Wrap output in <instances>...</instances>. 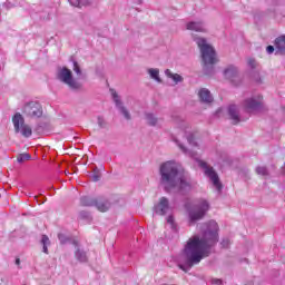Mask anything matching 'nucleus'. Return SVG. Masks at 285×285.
Here are the masks:
<instances>
[{
	"instance_id": "nucleus-1",
	"label": "nucleus",
	"mask_w": 285,
	"mask_h": 285,
	"mask_svg": "<svg viewBox=\"0 0 285 285\" xmlns=\"http://www.w3.org/2000/svg\"><path fill=\"white\" fill-rule=\"evenodd\" d=\"M217 230H219L217 222L210 220L203 225L202 236L194 235L187 240L178 263L180 271L188 273L193 266H197L202 259L210 256L213 246L219 242Z\"/></svg>"
},
{
	"instance_id": "nucleus-2",
	"label": "nucleus",
	"mask_w": 285,
	"mask_h": 285,
	"mask_svg": "<svg viewBox=\"0 0 285 285\" xmlns=\"http://www.w3.org/2000/svg\"><path fill=\"white\" fill-rule=\"evenodd\" d=\"M160 175V186H164L166 193H188L190 188H193V184L190 183V177L188 175H184L179 173V168L175 161H166L160 166L159 169Z\"/></svg>"
},
{
	"instance_id": "nucleus-3",
	"label": "nucleus",
	"mask_w": 285,
	"mask_h": 285,
	"mask_svg": "<svg viewBox=\"0 0 285 285\" xmlns=\"http://www.w3.org/2000/svg\"><path fill=\"white\" fill-rule=\"evenodd\" d=\"M195 41L200 50L202 59H203V70L204 73L210 77V75H215V63H217V51L212 47L210 43L205 38H195Z\"/></svg>"
},
{
	"instance_id": "nucleus-4",
	"label": "nucleus",
	"mask_w": 285,
	"mask_h": 285,
	"mask_svg": "<svg viewBox=\"0 0 285 285\" xmlns=\"http://www.w3.org/2000/svg\"><path fill=\"white\" fill-rule=\"evenodd\" d=\"M185 208L188 212L189 225L193 226L206 217V213L210 210V203L204 198H200L196 200L191 207L190 205L186 204Z\"/></svg>"
},
{
	"instance_id": "nucleus-5",
	"label": "nucleus",
	"mask_w": 285,
	"mask_h": 285,
	"mask_svg": "<svg viewBox=\"0 0 285 285\" xmlns=\"http://www.w3.org/2000/svg\"><path fill=\"white\" fill-rule=\"evenodd\" d=\"M57 77L61 83H65V86H68L69 90H72L73 92H78V90H81L83 86L81 82H79L75 77L72 76V70L68 69V67H59L57 71Z\"/></svg>"
},
{
	"instance_id": "nucleus-6",
	"label": "nucleus",
	"mask_w": 285,
	"mask_h": 285,
	"mask_svg": "<svg viewBox=\"0 0 285 285\" xmlns=\"http://www.w3.org/2000/svg\"><path fill=\"white\" fill-rule=\"evenodd\" d=\"M12 124L16 135H22L26 139L32 137V127L26 124V118L20 112H17L12 117Z\"/></svg>"
},
{
	"instance_id": "nucleus-7",
	"label": "nucleus",
	"mask_w": 285,
	"mask_h": 285,
	"mask_svg": "<svg viewBox=\"0 0 285 285\" xmlns=\"http://www.w3.org/2000/svg\"><path fill=\"white\" fill-rule=\"evenodd\" d=\"M198 166L203 168L206 177L210 179L213 183V186L218 190V193H222V189L224 188V185H222V181L219 180V175H217V171H215V168L208 165V163L204 160H198Z\"/></svg>"
},
{
	"instance_id": "nucleus-8",
	"label": "nucleus",
	"mask_w": 285,
	"mask_h": 285,
	"mask_svg": "<svg viewBox=\"0 0 285 285\" xmlns=\"http://www.w3.org/2000/svg\"><path fill=\"white\" fill-rule=\"evenodd\" d=\"M22 112L29 119H39L43 117V107L37 101H29L23 105Z\"/></svg>"
},
{
	"instance_id": "nucleus-9",
	"label": "nucleus",
	"mask_w": 285,
	"mask_h": 285,
	"mask_svg": "<svg viewBox=\"0 0 285 285\" xmlns=\"http://www.w3.org/2000/svg\"><path fill=\"white\" fill-rule=\"evenodd\" d=\"M243 106L247 112H256V110H262L263 98L262 96H253L244 100Z\"/></svg>"
},
{
	"instance_id": "nucleus-10",
	"label": "nucleus",
	"mask_w": 285,
	"mask_h": 285,
	"mask_svg": "<svg viewBox=\"0 0 285 285\" xmlns=\"http://www.w3.org/2000/svg\"><path fill=\"white\" fill-rule=\"evenodd\" d=\"M224 76L226 79L232 81L234 86H239L242 83V76H239V69L235 66H229L224 70Z\"/></svg>"
},
{
	"instance_id": "nucleus-11",
	"label": "nucleus",
	"mask_w": 285,
	"mask_h": 285,
	"mask_svg": "<svg viewBox=\"0 0 285 285\" xmlns=\"http://www.w3.org/2000/svg\"><path fill=\"white\" fill-rule=\"evenodd\" d=\"M112 99L116 104V107L118 108L119 112L127 119V121H130L132 117L130 116V111L124 106V102H121V99H119V95L117 91L112 92Z\"/></svg>"
},
{
	"instance_id": "nucleus-12",
	"label": "nucleus",
	"mask_w": 285,
	"mask_h": 285,
	"mask_svg": "<svg viewBox=\"0 0 285 285\" xmlns=\"http://www.w3.org/2000/svg\"><path fill=\"white\" fill-rule=\"evenodd\" d=\"M156 215H166L170 210V203L168 198L161 197L157 205L154 207Z\"/></svg>"
},
{
	"instance_id": "nucleus-13",
	"label": "nucleus",
	"mask_w": 285,
	"mask_h": 285,
	"mask_svg": "<svg viewBox=\"0 0 285 285\" xmlns=\"http://www.w3.org/2000/svg\"><path fill=\"white\" fill-rule=\"evenodd\" d=\"M112 204L110 200L104 196L97 197L95 203V208L99 210V213H108Z\"/></svg>"
},
{
	"instance_id": "nucleus-14",
	"label": "nucleus",
	"mask_w": 285,
	"mask_h": 285,
	"mask_svg": "<svg viewBox=\"0 0 285 285\" xmlns=\"http://www.w3.org/2000/svg\"><path fill=\"white\" fill-rule=\"evenodd\" d=\"M198 99L202 104H206L207 106L214 101L213 94H210V90L207 88L199 89Z\"/></svg>"
},
{
	"instance_id": "nucleus-15",
	"label": "nucleus",
	"mask_w": 285,
	"mask_h": 285,
	"mask_svg": "<svg viewBox=\"0 0 285 285\" xmlns=\"http://www.w3.org/2000/svg\"><path fill=\"white\" fill-rule=\"evenodd\" d=\"M228 115L234 126H236V124H239V121H242V118L239 117V107H237L236 105H230L228 107Z\"/></svg>"
},
{
	"instance_id": "nucleus-16",
	"label": "nucleus",
	"mask_w": 285,
	"mask_h": 285,
	"mask_svg": "<svg viewBox=\"0 0 285 285\" xmlns=\"http://www.w3.org/2000/svg\"><path fill=\"white\" fill-rule=\"evenodd\" d=\"M186 30H191L193 32H206V26L203 21H191L186 23Z\"/></svg>"
},
{
	"instance_id": "nucleus-17",
	"label": "nucleus",
	"mask_w": 285,
	"mask_h": 285,
	"mask_svg": "<svg viewBox=\"0 0 285 285\" xmlns=\"http://www.w3.org/2000/svg\"><path fill=\"white\" fill-rule=\"evenodd\" d=\"M145 119L148 126H159L161 124V118L156 117L155 114L153 112H146L145 114Z\"/></svg>"
},
{
	"instance_id": "nucleus-18",
	"label": "nucleus",
	"mask_w": 285,
	"mask_h": 285,
	"mask_svg": "<svg viewBox=\"0 0 285 285\" xmlns=\"http://www.w3.org/2000/svg\"><path fill=\"white\" fill-rule=\"evenodd\" d=\"M165 75H166V77H168V79H173L175 85L181 83V81H184V77H181V75L173 73V71H170V69H166Z\"/></svg>"
},
{
	"instance_id": "nucleus-19",
	"label": "nucleus",
	"mask_w": 285,
	"mask_h": 285,
	"mask_svg": "<svg viewBox=\"0 0 285 285\" xmlns=\"http://www.w3.org/2000/svg\"><path fill=\"white\" fill-rule=\"evenodd\" d=\"M97 198L89 197V196H82L80 198V206H87L92 207L96 204Z\"/></svg>"
},
{
	"instance_id": "nucleus-20",
	"label": "nucleus",
	"mask_w": 285,
	"mask_h": 285,
	"mask_svg": "<svg viewBox=\"0 0 285 285\" xmlns=\"http://www.w3.org/2000/svg\"><path fill=\"white\" fill-rule=\"evenodd\" d=\"M175 142L177 144L178 148L184 153V155H187L188 157L196 158L197 154L195 151L188 150L186 146H184L179 140L175 139Z\"/></svg>"
},
{
	"instance_id": "nucleus-21",
	"label": "nucleus",
	"mask_w": 285,
	"mask_h": 285,
	"mask_svg": "<svg viewBox=\"0 0 285 285\" xmlns=\"http://www.w3.org/2000/svg\"><path fill=\"white\" fill-rule=\"evenodd\" d=\"M275 46L276 49L282 52V55H285V37H278L275 39Z\"/></svg>"
},
{
	"instance_id": "nucleus-22",
	"label": "nucleus",
	"mask_w": 285,
	"mask_h": 285,
	"mask_svg": "<svg viewBox=\"0 0 285 285\" xmlns=\"http://www.w3.org/2000/svg\"><path fill=\"white\" fill-rule=\"evenodd\" d=\"M70 6L75 8H83L86 6H90V0H68Z\"/></svg>"
},
{
	"instance_id": "nucleus-23",
	"label": "nucleus",
	"mask_w": 285,
	"mask_h": 285,
	"mask_svg": "<svg viewBox=\"0 0 285 285\" xmlns=\"http://www.w3.org/2000/svg\"><path fill=\"white\" fill-rule=\"evenodd\" d=\"M75 256H76V259H78V262H81V263L88 262V255H86V252L83 249L77 248Z\"/></svg>"
},
{
	"instance_id": "nucleus-24",
	"label": "nucleus",
	"mask_w": 285,
	"mask_h": 285,
	"mask_svg": "<svg viewBox=\"0 0 285 285\" xmlns=\"http://www.w3.org/2000/svg\"><path fill=\"white\" fill-rule=\"evenodd\" d=\"M40 244L42 245V253L48 255V247L50 246V238L48 237V235H42Z\"/></svg>"
},
{
	"instance_id": "nucleus-25",
	"label": "nucleus",
	"mask_w": 285,
	"mask_h": 285,
	"mask_svg": "<svg viewBox=\"0 0 285 285\" xmlns=\"http://www.w3.org/2000/svg\"><path fill=\"white\" fill-rule=\"evenodd\" d=\"M148 75L149 77H151V79H154L158 83H161V78H159V69L150 68L148 69Z\"/></svg>"
},
{
	"instance_id": "nucleus-26",
	"label": "nucleus",
	"mask_w": 285,
	"mask_h": 285,
	"mask_svg": "<svg viewBox=\"0 0 285 285\" xmlns=\"http://www.w3.org/2000/svg\"><path fill=\"white\" fill-rule=\"evenodd\" d=\"M255 170L261 177H268L271 175L266 166H257Z\"/></svg>"
},
{
	"instance_id": "nucleus-27",
	"label": "nucleus",
	"mask_w": 285,
	"mask_h": 285,
	"mask_svg": "<svg viewBox=\"0 0 285 285\" xmlns=\"http://www.w3.org/2000/svg\"><path fill=\"white\" fill-rule=\"evenodd\" d=\"M186 139L190 146H194L195 148H197V140H196L195 134L193 132L186 134Z\"/></svg>"
},
{
	"instance_id": "nucleus-28",
	"label": "nucleus",
	"mask_w": 285,
	"mask_h": 285,
	"mask_svg": "<svg viewBox=\"0 0 285 285\" xmlns=\"http://www.w3.org/2000/svg\"><path fill=\"white\" fill-rule=\"evenodd\" d=\"M31 159L30 154H20L17 158L18 164H23V161H28Z\"/></svg>"
},
{
	"instance_id": "nucleus-29",
	"label": "nucleus",
	"mask_w": 285,
	"mask_h": 285,
	"mask_svg": "<svg viewBox=\"0 0 285 285\" xmlns=\"http://www.w3.org/2000/svg\"><path fill=\"white\" fill-rule=\"evenodd\" d=\"M73 72H76L77 77H81L82 72H81V67L79 66V62H77V60H73Z\"/></svg>"
},
{
	"instance_id": "nucleus-30",
	"label": "nucleus",
	"mask_w": 285,
	"mask_h": 285,
	"mask_svg": "<svg viewBox=\"0 0 285 285\" xmlns=\"http://www.w3.org/2000/svg\"><path fill=\"white\" fill-rule=\"evenodd\" d=\"M92 181H99L101 179V171L98 168L94 169V174L91 175Z\"/></svg>"
},
{
	"instance_id": "nucleus-31",
	"label": "nucleus",
	"mask_w": 285,
	"mask_h": 285,
	"mask_svg": "<svg viewBox=\"0 0 285 285\" xmlns=\"http://www.w3.org/2000/svg\"><path fill=\"white\" fill-rule=\"evenodd\" d=\"M247 65L255 70V68H257V60H255V58H247Z\"/></svg>"
},
{
	"instance_id": "nucleus-32",
	"label": "nucleus",
	"mask_w": 285,
	"mask_h": 285,
	"mask_svg": "<svg viewBox=\"0 0 285 285\" xmlns=\"http://www.w3.org/2000/svg\"><path fill=\"white\" fill-rule=\"evenodd\" d=\"M58 239L60 244H68V236L66 234H58Z\"/></svg>"
},
{
	"instance_id": "nucleus-33",
	"label": "nucleus",
	"mask_w": 285,
	"mask_h": 285,
	"mask_svg": "<svg viewBox=\"0 0 285 285\" xmlns=\"http://www.w3.org/2000/svg\"><path fill=\"white\" fill-rule=\"evenodd\" d=\"M98 126L99 128H106L108 125L106 124V120L101 117H98Z\"/></svg>"
},
{
	"instance_id": "nucleus-34",
	"label": "nucleus",
	"mask_w": 285,
	"mask_h": 285,
	"mask_svg": "<svg viewBox=\"0 0 285 285\" xmlns=\"http://www.w3.org/2000/svg\"><path fill=\"white\" fill-rule=\"evenodd\" d=\"M220 246H223V248H228V246H230V239L224 238L220 243Z\"/></svg>"
},
{
	"instance_id": "nucleus-35",
	"label": "nucleus",
	"mask_w": 285,
	"mask_h": 285,
	"mask_svg": "<svg viewBox=\"0 0 285 285\" xmlns=\"http://www.w3.org/2000/svg\"><path fill=\"white\" fill-rule=\"evenodd\" d=\"M79 217L80 219H88V217H90V214L86 210H82L79 213Z\"/></svg>"
},
{
	"instance_id": "nucleus-36",
	"label": "nucleus",
	"mask_w": 285,
	"mask_h": 285,
	"mask_svg": "<svg viewBox=\"0 0 285 285\" xmlns=\"http://www.w3.org/2000/svg\"><path fill=\"white\" fill-rule=\"evenodd\" d=\"M266 52L267 55H273V52H275V47H273L272 45L267 46Z\"/></svg>"
},
{
	"instance_id": "nucleus-37",
	"label": "nucleus",
	"mask_w": 285,
	"mask_h": 285,
	"mask_svg": "<svg viewBox=\"0 0 285 285\" xmlns=\"http://www.w3.org/2000/svg\"><path fill=\"white\" fill-rule=\"evenodd\" d=\"M167 223L168 224H174L175 223V218L173 216L167 217Z\"/></svg>"
},
{
	"instance_id": "nucleus-38",
	"label": "nucleus",
	"mask_w": 285,
	"mask_h": 285,
	"mask_svg": "<svg viewBox=\"0 0 285 285\" xmlns=\"http://www.w3.org/2000/svg\"><path fill=\"white\" fill-rule=\"evenodd\" d=\"M212 284H222V279L214 278V279H212Z\"/></svg>"
},
{
	"instance_id": "nucleus-39",
	"label": "nucleus",
	"mask_w": 285,
	"mask_h": 285,
	"mask_svg": "<svg viewBox=\"0 0 285 285\" xmlns=\"http://www.w3.org/2000/svg\"><path fill=\"white\" fill-rule=\"evenodd\" d=\"M16 264H17V266H19V264H21V259L17 258Z\"/></svg>"
}]
</instances>
